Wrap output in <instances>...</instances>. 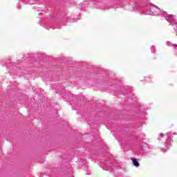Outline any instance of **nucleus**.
<instances>
[{
  "mask_svg": "<svg viewBox=\"0 0 177 177\" xmlns=\"http://www.w3.org/2000/svg\"><path fill=\"white\" fill-rule=\"evenodd\" d=\"M131 161L133 162V165H134V167H139V162H138V160H136V159L131 158Z\"/></svg>",
  "mask_w": 177,
  "mask_h": 177,
  "instance_id": "obj_1",
  "label": "nucleus"
}]
</instances>
